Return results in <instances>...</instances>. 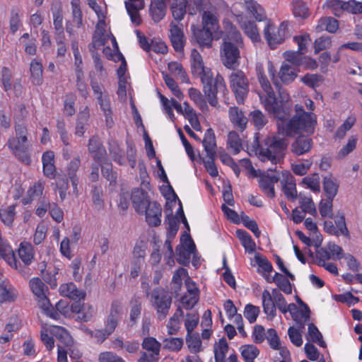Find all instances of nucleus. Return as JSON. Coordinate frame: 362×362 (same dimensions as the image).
<instances>
[{
	"instance_id": "e2e57ef3",
	"label": "nucleus",
	"mask_w": 362,
	"mask_h": 362,
	"mask_svg": "<svg viewBox=\"0 0 362 362\" xmlns=\"http://www.w3.org/2000/svg\"><path fill=\"white\" fill-rule=\"evenodd\" d=\"M76 86L77 90L78 91V93L81 97H83V98H86L88 95V90L87 84L84 81L83 71L78 70L76 73Z\"/></svg>"
},
{
	"instance_id": "de8ad7c7",
	"label": "nucleus",
	"mask_w": 362,
	"mask_h": 362,
	"mask_svg": "<svg viewBox=\"0 0 362 362\" xmlns=\"http://www.w3.org/2000/svg\"><path fill=\"white\" fill-rule=\"evenodd\" d=\"M241 28L253 42H258L260 37L257 30V25L255 22L247 21L241 23Z\"/></svg>"
},
{
	"instance_id": "f8f14e48",
	"label": "nucleus",
	"mask_w": 362,
	"mask_h": 362,
	"mask_svg": "<svg viewBox=\"0 0 362 362\" xmlns=\"http://www.w3.org/2000/svg\"><path fill=\"white\" fill-rule=\"evenodd\" d=\"M313 146V141L310 137L300 134L292 141L290 150L294 156H300L309 153Z\"/></svg>"
},
{
	"instance_id": "dca6fc26",
	"label": "nucleus",
	"mask_w": 362,
	"mask_h": 362,
	"mask_svg": "<svg viewBox=\"0 0 362 362\" xmlns=\"http://www.w3.org/2000/svg\"><path fill=\"white\" fill-rule=\"evenodd\" d=\"M122 313V303L118 300L112 302L105 327L114 332L121 320Z\"/></svg>"
},
{
	"instance_id": "a18cd8bd",
	"label": "nucleus",
	"mask_w": 362,
	"mask_h": 362,
	"mask_svg": "<svg viewBox=\"0 0 362 362\" xmlns=\"http://www.w3.org/2000/svg\"><path fill=\"white\" fill-rule=\"evenodd\" d=\"M298 198L300 207L303 212L310 214L313 216L317 215L316 207L311 197H305L300 193Z\"/></svg>"
},
{
	"instance_id": "f704fd0d",
	"label": "nucleus",
	"mask_w": 362,
	"mask_h": 362,
	"mask_svg": "<svg viewBox=\"0 0 362 362\" xmlns=\"http://www.w3.org/2000/svg\"><path fill=\"white\" fill-rule=\"evenodd\" d=\"M90 117L89 108L86 106L81 110L77 116V121L76 125L75 134L78 136H82L86 132V127L88 125V122Z\"/></svg>"
},
{
	"instance_id": "4468645a",
	"label": "nucleus",
	"mask_w": 362,
	"mask_h": 362,
	"mask_svg": "<svg viewBox=\"0 0 362 362\" xmlns=\"http://www.w3.org/2000/svg\"><path fill=\"white\" fill-rule=\"evenodd\" d=\"M196 250L195 244L189 236L185 240L184 245H178L176 247L177 261L182 265H187L189 263L190 257Z\"/></svg>"
},
{
	"instance_id": "ea45409f",
	"label": "nucleus",
	"mask_w": 362,
	"mask_h": 362,
	"mask_svg": "<svg viewBox=\"0 0 362 362\" xmlns=\"http://www.w3.org/2000/svg\"><path fill=\"white\" fill-rule=\"evenodd\" d=\"M81 165V158L78 156L74 158L68 164L66 168L67 175L70 179L71 184L74 188L78 185L77 171Z\"/></svg>"
},
{
	"instance_id": "13d9d810",
	"label": "nucleus",
	"mask_w": 362,
	"mask_h": 362,
	"mask_svg": "<svg viewBox=\"0 0 362 362\" xmlns=\"http://www.w3.org/2000/svg\"><path fill=\"white\" fill-rule=\"evenodd\" d=\"M188 93L189 98L199 106V107L203 111H206L208 110V105L206 102L202 94V93L194 88H190L188 90Z\"/></svg>"
},
{
	"instance_id": "f3484780",
	"label": "nucleus",
	"mask_w": 362,
	"mask_h": 362,
	"mask_svg": "<svg viewBox=\"0 0 362 362\" xmlns=\"http://www.w3.org/2000/svg\"><path fill=\"white\" fill-rule=\"evenodd\" d=\"M88 152L97 163H103L107 159V151L98 136H92L88 144Z\"/></svg>"
},
{
	"instance_id": "5fc2aeb1",
	"label": "nucleus",
	"mask_w": 362,
	"mask_h": 362,
	"mask_svg": "<svg viewBox=\"0 0 362 362\" xmlns=\"http://www.w3.org/2000/svg\"><path fill=\"white\" fill-rule=\"evenodd\" d=\"M72 22L77 28L83 25V13L80 7L79 0H72L71 2Z\"/></svg>"
},
{
	"instance_id": "5701e85b",
	"label": "nucleus",
	"mask_w": 362,
	"mask_h": 362,
	"mask_svg": "<svg viewBox=\"0 0 362 362\" xmlns=\"http://www.w3.org/2000/svg\"><path fill=\"white\" fill-rule=\"evenodd\" d=\"M280 180V177L277 173L274 175L264 174L260 176L259 185L261 189L270 198L275 197L274 185Z\"/></svg>"
},
{
	"instance_id": "338daca9",
	"label": "nucleus",
	"mask_w": 362,
	"mask_h": 362,
	"mask_svg": "<svg viewBox=\"0 0 362 362\" xmlns=\"http://www.w3.org/2000/svg\"><path fill=\"white\" fill-rule=\"evenodd\" d=\"M63 14L61 9L53 12V24L57 36L64 35L63 27Z\"/></svg>"
},
{
	"instance_id": "4c0bfd02",
	"label": "nucleus",
	"mask_w": 362,
	"mask_h": 362,
	"mask_svg": "<svg viewBox=\"0 0 362 362\" xmlns=\"http://www.w3.org/2000/svg\"><path fill=\"white\" fill-rule=\"evenodd\" d=\"M262 305L264 312L273 318L276 315V305L273 295L268 290H264L262 293Z\"/></svg>"
},
{
	"instance_id": "052dcab7",
	"label": "nucleus",
	"mask_w": 362,
	"mask_h": 362,
	"mask_svg": "<svg viewBox=\"0 0 362 362\" xmlns=\"http://www.w3.org/2000/svg\"><path fill=\"white\" fill-rule=\"evenodd\" d=\"M21 11L18 7L14 6L11 10L10 17V29L11 32L14 34L21 25Z\"/></svg>"
},
{
	"instance_id": "7ed1b4c3",
	"label": "nucleus",
	"mask_w": 362,
	"mask_h": 362,
	"mask_svg": "<svg viewBox=\"0 0 362 362\" xmlns=\"http://www.w3.org/2000/svg\"><path fill=\"white\" fill-rule=\"evenodd\" d=\"M255 145H257L256 153L259 155L262 160L276 163L284 158L288 141L285 137L271 134L268 135L262 142H259L257 140L255 141L254 146Z\"/></svg>"
},
{
	"instance_id": "37998d69",
	"label": "nucleus",
	"mask_w": 362,
	"mask_h": 362,
	"mask_svg": "<svg viewBox=\"0 0 362 362\" xmlns=\"http://www.w3.org/2000/svg\"><path fill=\"white\" fill-rule=\"evenodd\" d=\"M241 356L245 362H254L259 354V349L252 344H245L240 347Z\"/></svg>"
},
{
	"instance_id": "0eeeda50",
	"label": "nucleus",
	"mask_w": 362,
	"mask_h": 362,
	"mask_svg": "<svg viewBox=\"0 0 362 362\" xmlns=\"http://www.w3.org/2000/svg\"><path fill=\"white\" fill-rule=\"evenodd\" d=\"M146 296H150L152 306L156 310L158 319L164 320L168 315L172 304L170 293L163 288H154L151 293L148 290L146 292Z\"/></svg>"
},
{
	"instance_id": "f03ea898",
	"label": "nucleus",
	"mask_w": 362,
	"mask_h": 362,
	"mask_svg": "<svg viewBox=\"0 0 362 362\" xmlns=\"http://www.w3.org/2000/svg\"><path fill=\"white\" fill-rule=\"evenodd\" d=\"M225 35L220 47V57L222 64L229 69H235L240 66V50L244 42L240 33L230 22L225 25Z\"/></svg>"
},
{
	"instance_id": "69168bd1",
	"label": "nucleus",
	"mask_w": 362,
	"mask_h": 362,
	"mask_svg": "<svg viewBox=\"0 0 362 362\" xmlns=\"http://www.w3.org/2000/svg\"><path fill=\"white\" fill-rule=\"evenodd\" d=\"M308 334L311 338V340L314 343H317L322 347H325L326 344L322 339V335L318 330L317 327L313 324L310 323L308 325Z\"/></svg>"
},
{
	"instance_id": "c85d7f7f",
	"label": "nucleus",
	"mask_w": 362,
	"mask_h": 362,
	"mask_svg": "<svg viewBox=\"0 0 362 362\" xmlns=\"http://www.w3.org/2000/svg\"><path fill=\"white\" fill-rule=\"evenodd\" d=\"M227 149L233 155L238 154L243 149V140L235 131H230L226 141Z\"/></svg>"
},
{
	"instance_id": "c03bdc74",
	"label": "nucleus",
	"mask_w": 362,
	"mask_h": 362,
	"mask_svg": "<svg viewBox=\"0 0 362 362\" xmlns=\"http://www.w3.org/2000/svg\"><path fill=\"white\" fill-rule=\"evenodd\" d=\"M228 351V344L225 338L219 339L214 346L215 362H225L226 354Z\"/></svg>"
},
{
	"instance_id": "423d86ee",
	"label": "nucleus",
	"mask_w": 362,
	"mask_h": 362,
	"mask_svg": "<svg viewBox=\"0 0 362 362\" xmlns=\"http://www.w3.org/2000/svg\"><path fill=\"white\" fill-rule=\"evenodd\" d=\"M29 286L33 293L37 298L39 306L44 313L51 318L57 320L59 315L50 304L47 296L49 288L46 284L40 278L34 277L30 280Z\"/></svg>"
},
{
	"instance_id": "4d7b16f0",
	"label": "nucleus",
	"mask_w": 362,
	"mask_h": 362,
	"mask_svg": "<svg viewBox=\"0 0 362 362\" xmlns=\"http://www.w3.org/2000/svg\"><path fill=\"white\" fill-rule=\"evenodd\" d=\"M16 216V206L11 205L8 208L4 209H0V218L2 222L11 227Z\"/></svg>"
},
{
	"instance_id": "49530a36",
	"label": "nucleus",
	"mask_w": 362,
	"mask_h": 362,
	"mask_svg": "<svg viewBox=\"0 0 362 362\" xmlns=\"http://www.w3.org/2000/svg\"><path fill=\"white\" fill-rule=\"evenodd\" d=\"M236 235L240 240L246 251L249 252H254L255 249V243L247 231L241 229L237 230Z\"/></svg>"
},
{
	"instance_id": "58836bf2",
	"label": "nucleus",
	"mask_w": 362,
	"mask_h": 362,
	"mask_svg": "<svg viewBox=\"0 0 362 362\" xmlns=\"http://www.w3.org/2000/svg\"><path fill=\"white\" fill-rule=\"evenodd\" d=\"M0 257L5 259L11 267L18 269L17 261L11 247L8 245L3 243L2 240L0 242Z\"/></svg>"
},
{
	"instance_id": "72a5a7b5",
	"label": "nucleus",
	"mask_w": 362,
	"mask_h": 362,
	"mask_svg": "<svg viewBox=\"0 0 362 362\" xmlns=\"http://www.w3.org/2000/svg\"><path fill=\"white\" fill-rule=\"evenodd\" d=\"M19 258L25 265H30L34 259V250L33 245L27 242H23L20 244L18 250Z\"/></svg>"
},
{
	"instance_id": "a211bd4d",
	"label": "nucleus",
	"mask_w": 362,
	"mask_h": 362,
	"mask_svg": "<svg viewBox=\"0 0 362 362\" xmlns=\"http://www.w3.org/2000/svg\"><path fill=\"white\" fill-rule=\"evenodd\" d=\"M146 221L150 226L156 227L160 225L162 208L156 202H150L145 208Z\"/></svg>"
},
{
	"instance_id": "6e6d98bb",
	"label": "nucleus",
	"mask_w": 362,
	"mask_h": 362,
	"mask_svg": "<svg viewBox=\"0 0 362 362\" xmlns=\"http://www.w3.org/2000/svg\"><path fill=\"white\" fill-rule=\"evenodd\" d=\"M56 337L59 340L60 345L64 349L74 345V340L69 333L63 327H57L56 332Z\"/></svg>"
},
{
	"instance_id": "473e14b6",
	"label": "nucleus",
	"mask_w": 362,
	"mask_h": 362,
	"mask_svg": "<svg viewBox=\"0 0 362 362\" xmlns=\"http://www.w3.org/2000/svg\"><path fill=\"white\" fill-rule=\"evenodd\" d=\"M202 144L206 156H214L216 154V136L214 132L211 128L208 129L205 132Z\"/></svg>"
},
{
	"instance_id": "7c9ffc66",
	"label": "nucleus",
	"mask_w": 362,
	"mask_h": 362,
	"mask_svg": "<svg viewBox=\"0 0 362 362\" xmlns=\"http://www.w3.org/2000/svg\"><path fill=\"white\" fill-rule=\"evenodd\" d=\"M98 103L105 116L106 126L108 128H112L114 124V121L112 119L113 113L109 95H105V97L98 98Z\"/></svg>"
},
{
	"instance_id": "0e129e2a",
	"label": "nucleus",
	"mask_w": 362,
	"mask_h": 362,
	"mask_svg": "<svg viewBox=\"0 0 362 362\" xmlns=\"http://www.w3.org/2000/svg\"><path fill=\"white\" fill-rule=\"evenodd\" d=\"M186 341L189 351L192 353L196 354L201 351L202 341L198 334L187 335Z\"/></svg>"
},
{
	"instance_id": "e433bc0d",
	"label": "nucleus",
	"mask_w": 362,
	"mask_h": 362,
	"mask_svg": "<svg viewBox=\"0 0 362 362\" xmlns=\"http://www.w3.org/2000/svg\"><path fill=\"white\" fill-rule=\"evenodd\" d=\"M322 184L327 198L334 199L339 189V183L337 179L332 177L331 175L326 176L323 178Z\"/></svg>"
},
{
	"instance_id": "bf43d9fd",
	"label": "nucleus",
	"mask_w": 362,
	"mask_h": 362,
	"mask_svg": "<svg viewBox=\"0 0 362 362\" xmlns=\"http://www.w3.org/2000/svg\"><path fill=\"white\" fill-rule=\"evenodd\" d=\"M332 201L333 199L330 198L321 200L319 206V211L322 218H334Z\"/></svg>"
},
{
	"instance_id": "4be33fe9",
	"label": "nucleus",
	"mask_w": 362,
	"mask_h": 362,
	"mask_svg": "<svg viewBox=\"0 0 362 362\" xmlns=\"http://www.w3.org/2000/svg\"><path fill=\"white\" fill-rule=\"evenodd\" d=\"M131 198L133 206L139 214H144L145 208L151 202L148 199V193L140 188H135L132 191Z\"/></svg>"
},
{
	"instance_id": "864d4df0",
	"label": "nucleus",
	"mask_w": 362,
	"mask_h": 362,
	"mask_svg": "<svg viewBox=\"0 0 362 362\" xmlns=\"http://www.w3.org/2000/svg\"><path fill=\"white\" fill-rule=\"evenodd\" d=\"M292 5L293 13L295 17L307 18L309 16V9L302 0H293Z\"/></svg>"
},
{
	"instance_id": "9b49d317",
	"label": "nucleus",
	"mask_w": 362,
	"mask_h": 362,
	"mask_svg": "<svg viewBox=\"0 0 362 362\" xmlns=\"http://www.w3.org/2000/svg\"><path fill=\"white\" fill-rule=\"evenodd\" d=\"M209 3H216L211 11H204L202 16V27L216 33L219 28L218 18L214 11L217 7L221 6L223 0H209Z\"/></svg>"
},
{
	"instance_id": "6e6552de",
	"label": "nucleus",
	"mask_w": 362,
	"mask_h": 362,
	"mask_svg": "<svg viewBox=\"0 0 362 362\" xmlns=\"http://www.w3.org/2000/svg\"><path fill=\"white\" fill-rule=\"evenodd\" d=\"M229 86L238 104H243L250 90V81L246 74L240 69H235L230 74Z\"/></svg>"
},
{
	"instance_id": "8fccbe9b",
	"label": "nucleus",
	"mask_w": 362,
	"mask_h": 362,
	"mask_svg": "<svg viewBox=\"0 0 362 362\" xmlns=\"http://www.w3.org/2000/svg\"><path fill=\"white\" fill-rule=\"evenodd\" d=\"M169 71L175 75L178 79L181 80L183 83H188L189 78L182 65L176 62H172L168 66Z\"/></svg>"
},
{
	"instance_id": "a19ab883",
	"label": "nucleus",
	"mask_w": 362,
	"mask_h": 362,
	"mask_svg": "<svg viewBox=\"0 0 362 362\" xmlns=\"http://www.w3.org/2000/svg\"><path fill=\"white\" fill-rule=\"evenodd\" d=\"M31 78L33 84L39 86L42 84L43 78V68L40 62L37 60H33L30 63Z\"/></svg>"
},
{
	"instance_id": "aec40b11",
	"label": "nucleus",
	"mask_w": 362,
	"mask_h": 362,
	"mask_svg": "<svg viewBox=\"0 0 362 362\" xmlns=\"http://www.w3.org/2000/svg\"><path fill=\"white\" fill-rule=\"evenodd\" d=\"M280 181L286 197L288 200L294 202L298 195L293 176L288 172L283 173L282 179Z\"/></svg>"
},
{
	"instance_id": "a878e982",
	"label": "nucleus",
	"mask_w": 362,
	"mask_h": 362,
	"mask_svg": "<svg viewBox=\"0 0 362 362\" xmlns=\"http://www.w3.org/2000/svg\"><path fill=\"white\" fill-rule=\"evenodd\" d=\"M59 293L62 296L68 297L72 300L84 299L86 293L78 289L74 283L63 284L59 287Z\"/></svg>"
},
{
	"instance_id": "cd10ccee",
	"label": "nucleus",
	"mask_w": 362,
	"mask_h": 362,
	"mask_svg": "<svg viewBox=\"0 0 362 362\" xmlns=\"http://www.w3.org/2000/svg\"><path fill=\"white\" fill-rule=\"evenodd\" d=\"M193 34L201 47L211 48L212 47L213 35L215 34L214 33L202 27V29H194Z\"/></svg>"
},
{
	"instance_id": "603ef678",
	"label": "nucleus",
	"mask_w": 362,
	"mask_h": 362,
	"mask_svg": "<svg viewBox=\"0 0 362 362\" xmlns=\"http://www.w3.org/2000/svg\"><path fill=\"white\" fill-rule=\"evenodd\" d=\"M272 281L276 283L279 288L286 294L292 293L291 284L284 275L275 273Z\"/></svg>"
},
{
	"instance_id": "393cba45",
	"label": "nucleus",
	"mask_w": 362,
	"mask_h": 362,
	"mask_svg": "<svg viewBox=\"0 0 362 362\" xmlns=\"http://www.w3.org/2000/svg\"><path fill=\"white\" fill-rule=\"evenodd\" d=\"M229 119L234 127L243 132L247 124L248 119L244 112L238 107H230L228 110Z\"/></svg>"
},
{
	"instance_id": "2eb2a0df",
	"label": "nucleus",
	"mask_w": 362,
	"mask_h": 362,
	"mask_svg": "<svg viewBox=\"0 0 362 362\" xmlns=\"http://www.w3.org/2000/svg\"><path fill=\"white\" fill-rule=\"evenodd\" d=\"M169 32V37L173 48L177 52H182L185 42L182 25L181 24V26H180L174 22H171Z\"/></svg>"
},
{
	"instance_id": "39448f33",
	"label": "nucleus",
	"mask_w": 362,
	"mask_h": 362,
	"mask_svg": "<svg viewBox=\"0 0 362 362\" xmlns=\"http://www.w3.org/2000/svg\"><path fill=\"white\" fill-rule=\"evenodd\" d=\"M203 84V91L209 103L216 107L218 105L217 95L222 93L226 95L228 91L223 77L217 74L214 78L211 71H207L206 74L201 79Z\"/></svg>"
},
{
	"instance_id": "c9c22d12",
	"label": "nucleus",
	"mask_w": 362,
	"mask_h": 362,
	"mask_svg": "<svg viewBox=\"0 0 362 362\" xmlns=\"http://www.w3.org/2000/svg\"><path fill=\"white\" fill-rule=\"evenodd\" d=\"M335 6L339 7V11H346L354 14L362 13V3L354 0L349 1L335 0Z\"/></svg>"
},
{
	"instance_id": "774afa93",
	"label": "nucleus",
	"mask_w": 362,
	"mask_h": 362,
	"mask_svg": "<svg viewBox=\"0 0 362 362\" xmlns=\"http://www.w3.org/2000/svg\"><path fill=\"white\" fill-rule=\"evenodd\" d=\"M99 362H125L124 360L112 351L100 353L98 356Z\"/></svg>"
},
{
	"instance_id": "3c124183",
	"label": "nucleus",
	"mask_w": 362,
	"mask_h": 362,
	"mask_svg": "<svg viewBox=\"0 0 362 362\" xmlns=\"http://www.w3.org/2000/svg\"><path fill=\"white\" fill-rule=\"evenodd\" d=\"M251 122L257 129H262L268 122L267 116L260 110H255L250 115Z\"/></svg>"
},
{
	"instance_id": "1a4fd4ad",
	"label": "nucleus",
	"mask_w": 362,
	"mask_h": 362,
	"mask_svg": "<svg viewBox=\"0 0 362 362\" xmlns=\"http://www.w3.org/2000/svg\"><path fill=\"white\" fill-rule=\"evenodd\" d=\"M141 346L145 351L140 352L138 362H158L160 358L161 344L152 337H144Z\"/></svg>"
},
{
	"instance_id": "412c9836",
	"label": "nucleus",
	"mask_w": 362,
	"mask_h": 362,
	"mask_svg": "<svg viewBox=\"0 0 362 362\" xmlns=\"http://www.w3.org/2000/svg\"><path fill=\"white\" fill-rule=\"evenodd\" d=\"M288 312L291 315L293 320L298 325L300 329H303L305 322L310 320V308L305 305L303 310H299L295 303L288 305Z\"/></svg>"
},
{
	"instance_id": "6ab92c4d",
	"label": "nucleus",
	"mask_w": 362,
	"mask_h": 362,
	"mask_svg": "<svg viewBox=\"0 0 362 362\" xmlns=\"http://www.w3.org/2000/svg\"><path fill=\"white\" fill-rule=\"evenodd\" d=\"M190 64L192 75L200 78V79L204 77L207 71H211V69L204 66L202 57L196 49H193L191 52Z\"/></svg>"
},
{
	"instance_id": "f257e3e1",
	"label": "nucleus",
	"mask_w": 362,
	"mask_h": 362,
	"mask_svg": "<svg viewBox=\"0 0 362 362\" xmlns=\"http://www.w3.org/2000/svg\"><path fill=\"white\" fill-rule=\"evenodd\" d=\"M296 114L290 119V111L284 107L282 103L268 112L276 119L277 131L279 134L292 136L295 134L306 132L313 134L317 123L316 116L304 110L302 105H295Z\"/></svg>"
},
{
	"instance_id": "bb28decb",
	"label": "nucleus",
	"mask_w": 362,
	"mask_h": 362,
	"mask_svg": "<svg viewBox=\"0 0 362 362\" xmlns=\"http://www.w3.org/2000/svg\"><path fill=\"white\" fill-rule=\"evenodd\" d=\"M167 0H151L150 5V13L154 22H160L165 16Z\"/></svg>"
},
{
	"instance_id": "c756f323",
	"label": "nucleus",
	"mask_w": 362,
	"mask_h": 362,
	"mask_svg": "<svg viewBox=\"0 0 362 362\" xmlns=\"http://www.w3.org/2000/svg\"><path fill=\"white\" fill-rule=\"evenodd\" d=\"M339 28V22L333 17L327 16L321 18L315 27L317 33L327 31L330 33H334Z\"/></svg>"
},
{
	"instance_id": "20e7f679",
	"label": "nucleus",
	"mask_w": 362,
	"mask_h": 362,
	"mask_svg": "<svg viewBox=\"0 0 362 362\" xmlns=\"http://www.w3.org/2000/svg\"><path fill=\"white\" fill-rule=\"evenodd\" d=\"M15 133L16 136L8 140L7 146L19 160L29 164L30 158L28 155L30 147L28 129L23 124H16Z\"/></svg>"
},
{
	"instance_id": "9d476101",
	"label": "nucleus",
	"mask_w": 362,
	"mask_h": 362,
	"mask_svg": "<svg viewBox=\"0 0 362 362\" xmlns=\"http://www.w3.org/2000/svg\"><path fill=\"white\" fill-rule=\"evenodd\" d=\"M258 81L261 85V87L267 93V98L264 101V105L268 112L271 110L275 109V107L279 105L281 102L277 100L274 91L272 90L269 81L264 73V70L262 65L257 66L256 68Z\"/></svg>"
},
{
	"instance_id": "b1692460",
	"label": "nucleus",
	"mask_w": 362,
	"mask_h": 362,
	"mask_svg": "<svg viewBox=\"0 0 362 362\" xmlns=\"http://www.w3.org/2000/svg\"><path fill=\"white\" fill-rule=\"evenodd\" d=\"M125 7L133 24L138 26L141 23L139 11L144 7V0H128Z\"/></svg>"
},
{
	"instance_id": "2f4dec72",
	"label": "nucleus",
	"mask_w": 362,
	"mask_h": 362,
	"mask_svg": "<svg viewBox=\"0 0 362 362\" xmlns=\"http://www.w3.org/2000/svg\"><path fill=\"white\" fill-rule=\"evenodd\" d=\"M245 8L248 14L254 17L256 21H262L266 18L263 8L254 0H245Z\"/></svg>"
},
{
	"instance_id": "680f3d73",
	"label": "nucleus",
	"mask_w": 362,
	"mask_h": 362,
	"mask_svg": "<svg viewBox=\"0 0 362 362\" xmlns=\"http://www.w3.org/2000/svg\"><path fill=\"white\" fill-rule=\"evenodd\" d=\"M301 81L312 88L318 87L323 81V77L316 74H307L301 78Z\"/></svg>"
},
{
	"instance_id": "09e8293b",
	"label": "nucleus",
	"mask_w": 362,
	"mask_h": 362,
	"mask_svg": "<svg viewBox=\"0 0 362 362\" xmlns=\"http://www.w3.org/2000/svg\"><path fill=\"white\" fill-rule=\"evenodd\" d=\"M295 69L288 64H283L279 71V77L284 83H288L296 78Z\"/></svg>"
},
{
	"instance_id": "ddd939ff",
	"label": "nucleus",
	"mask_w": 362,
	"mask_h": 362,
	"mask_svg": "<svg viewBox=\"0 0 362 362\" xmlns=\"http://www.w3.org/2000/svg\"><path fill=\"white\" fill-rule=\"evenodd\" d=\"M274 30V27L267 25L264 29V36L270 47L275 46L277 44H281L284 42L286 36L288 34V23L283 22L279 25L276 33L271 34L270 31Z\"/></svg>"
},
{
	"instance_id": "79ce46f5",
	"label": "nucleus",
	"mask_w": 362,
	"mask_h": 362,
	"mask_svg": "<svg viewBox=\"0 0 362 362\" xmlns=\"http://www.w3.org/2000/svg\"><path fill=\"white\" fill-rule=\"evenodd\" d=\"M108 144V150L112 159L119 165H123L124 163L123 151L119 142L116 140L111 139Z\"/></svg>"
}]
</instances>
